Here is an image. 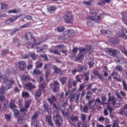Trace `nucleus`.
I'll return each mask as SVG.
<instances>
[{"mask_svg": "<svg viewBox=\"0 0 127 127\" xmlns=\"http://www.w3.org/2000/svg\"><path fill=\"white\" fill-rule=\"evenodd\" d=\"M9 8V6L7 4L4 3H2L0 4V9L1 10H4L6 11Z\"/></svg>", "mask_w": 127, "mask_h": 127, "instance_id": "obj_22", "label": "nucleus"}, {"mask_svg": "<svg viewBox=\"0 0 127 127\" xmlns=\"http://www.w3.org/2000/svg\"><path fill=\"white\" fill-rule=\"evenodd\" d=\"M30 57H31L33 60H35L37 59V56H36L35 54H31Z\"/></svg>", "mask_w": 127, "mask_h": 127, "instance_id": "obj_58", "label": "nucleus"}, {"mask_svg": "<svg viewBox=\"0 0 127 127\" xmlns=\"http://www.w3.org/2000/svg\"><path fill=\"white\" fill-rule=\"evenodd\" d=\"M87 67L81 65L80 64L78 65V69H77L78 72H81L83 70L86 71L87 70Z\"/></svg>", "mask_w": 127, "mask_h": 127, "instance_id": "obj_27", "label": "nucleus"}, {"mask_svg": "<svg viewBox=\"0 0 127 127\" xmlns=\"http://www.w3.org/2000/svg\"><path fill=\"white\" fill-rule=\"evenodd\" d=\"M121 15L123 17L122 18V21L127 25V11H123Z\"/></svg>", "mask_w": 127, "mask_h": 127, "instance_id": "obj_14", "label": "nucleus"}, {"mask_svg": "<svg viewBox=\"0 0 127 127\" xmlns=\"http://www.w3.org/2000/svg\"><path fill=\"white\" fill-rule=\"evenodd\" d=\"M93 74L95 76H97L98 79H100L101 80L104 79V77H103L102 75L100 74V73H99V72H98L97 71H94Z\"/></svg>", "mask_w": 127, "mask_h": 127, "instance_id": "obj_30", "label": "nucleus"}, {"mask_svg": "<svg viewBox=\"0 0 127 127\" xmlns=\"http://www.w3.org/2000/svg\"><path fill=\"white\" fill-rule=\"evenodd\" d=\"M52 65L51 64H46L44 66V69L45 70H49L50 68H51Z\"/></svg>", "mask_w": 127, "mask_h": 127, "instance_id": "obj_44", "label": "nucleus"}, {"mask_svg": "<svg viewBox=\"0 0 127 127\" xmlns=\"http://www.w3.org/2000/svg\"><path fill=\"white\" fill-rule=\"evenodd\" d=\"M5 90L6 88L3 86H1L0 88V95L4 94Z\"/></svg>", "mask_w": 127, "mask_h": 127, "instance_id": "obj_37", "label": "nucleus"}, {"mask_svg": "<svg viewBox=\"0 0 127 127\" xmlns=\"http://www.w3.org/2000/svg\"><path fill=\"white\" fill-rule=\"evenodd\" d=\"M63 18L65 23L72 24L74 21V15L72 11L68 10L64 13Z\"/></svg>", "mask_w": 127, "mask_h": 127, "instance_id": "obj_2", "label": "nucleus"}, {"mask_svg": "<svg viewBox=\"0 0 127 127\" xmlns=\"http://www.w3.org/2000/svg\"><path fill=\"white\" fill-rule=\"evenodd\" d=\"M46 85H47V84L46 83H43L42 84L40 85L39 89L42 90H44Z\"/></svg>", "mask_w": 127, "mask_h": 127, "instance_id": "obj_43", "label": "nucleus"}, {"mask_svg": "<svg viewBox=\"0 0 127 127\" xmlns=\"http://www.w3.org/2000/svg\"><path fill=\"white\" fill-rule=\"evenodd\" d=\"M22 80L24 81H29L30 80V78L29 76L23 74L22 76Z\"/></svg>", "mask_w": 127, "mask_h": 127, "instance_id": "obj_38", "label": "nucleus"}, {"mask_svg": "<svg viewBox=\"0 0 127 127\" xmlns=\"http://www.w3.org/2000/svg\"><path fill=\"white\" fill-rule=\"evenodd\" d=\"M62 114H63V116H64H64L68 117V116H69V113H68V112H64V110H63V111H62Z\"/></svg>", "mask_w": 127, "mask_h": 127, "instance_id": "obj_60", "label": "nucleus"}, {"mask_svg": "<svg viewBox=\"0 0 127 127\" xmlns=\"http://www.w3.org/2000/svg\"><path fill=\"white\" fill-rule=\"evenodd\" d=\"M121 37L125 40H127V35L126 34H123V35H120Z\"/></svg>", "mask_w": 127, "mask_h": 127, "instance_id": "obj_64", "label": "nucleus"}, {"mask_svg": "<svg viewBox=\"0 0 127 127\" xmlns=\"http://www.w3.org/2000/svg\"><path fill=\"white\" fill-rule=\"evenodd\" d=\"M15 100L12 99L10 100V103L9 104V107L10 109H12L16 107V105L15 104Z\"/></svg>", "mask_w": 127, "mask_h": 127, "instance_id": "obj_25", "label": "nucleus"}, {"mask_svg": "<svg viewBox=\"0 0 127 127\" xmlns=\"http://www.w3.org/2000/svg\"><path fill=\"white\" fill-rule=\"evenodd\" d=\"M24 36H25V40L26 41H29L30 40V38H31L33 39V41L35 43L36 42V40L34 37H33V34H32V33H30V32L26 33V34H25Z\"/></svg>", "mask_w": 127, "mask_h": 127, "instance_id": "obj_12", "label": "nucleus"}, {"mask_svg": "<svg viewBox=\"0 0 127 127\" xmlns=\"http://www.w3.org/2000/svg\"><path fill=\"white\" fill-rule=\"evenodd\" d=\"M70 119L72 122L78 121L79 120V118L78 116H75L73 115L70 116Z\"/></svg>", "mask_w": 127, "mask_h": 127, "instance_id": "obj_36", "label": "nucleus"}, {"mask_svg": "<svg viewBox=\"0 0 127 127\" xmlns=\"http://www.w3.org/2000/svg\"><path fill=\"white\" fill-rule=\"evenodd\" d=\"M13 113L14 114L15 117L16 118L18 117L20 115V112L17 109L13 110Z\"/></svg>", "mask_w": 127, "mask_h": 127, "instance_id": "obj_45", "label": "nucleus"}, {"mask_svg": "<svg viewBox=\"0 0 127 127\" xmlns=\"http://www.w3.org/2000/svg\"><path fill=\"white\" fill-rule=\"evenodd\" d=\"M43 108H44L45 111H47L48 113H49L51 111V109H50L49 106L48 104H44L43 105Z\"/></svg>", "mask_w": 127, "mask_h": 127, "instance_id": "obj_33", "label": "nucleus"}, {"mask_svg": "<svg viewBox=\"0 0 127 127\" xmlns=\"http://www.w3.org/2000/svg\"><path fill=\"white\" fill-rule=\"evenodd\" d=\"M20 12V10L19 9H10L8 10L7 13L8 14H11V13H18Z\"/></svg>", "mask_w": 127, "mask_h": 127, "instance_id": "obj_26", "label": "nucleus"}, {"mask_svg": "<svg viewBox=\"0 0 127 127\" xmlns=\"http://www.w3.org/2000/svg\"><path fill=\"white\" fill-rule=\"evenodd\" d=\"M30 57V55L29 54H26V55H24L22 57H21V59H27Z\"/></svg>", "mask_w": 127, "mask_h": 127, "instance_id": "obj_53", "label": "nucleus"}, {"mask_svg": "<svg viewBox=\"0 0 127 127\" xmlns=\"http://www.w3.org/2000/svg\"><path fill=\"white\" fill-rule=\"evenodd\" d=\"M54 84H51L50 85L54 86V88L52 89V90L54 92H57L60 89L59 82L57 81H54Z\"/></svg>", "mask_w": 127, "mask_h": 127, "instance_id": "obj_9", "label": "nucleus"}, {"mask_svg": "<svg viewBox=\"0 0 127 127\" xmlns=\"http://www.w3.org/2000/svg\"><path fill=\"white\" fill-rule=\"evenodd\" d=\"M9 53V50L8 49H4L1 52L0 56L3 57L4 56H6Z\"/></svg>", "mask_w": 127, "mask_h": 127, "instance_id": "obj_31", "label": "nucleus"}, {"mask_svg": "<svg viewBox=\"0 0 127 127\" xmlns=\"http://www.w3.org/2000/svg\"><path fill=\"white\" fill-rule=\"evenodd\" d=\"M42 73V72L40 70H38L37 69H34L33 70V74L38 75L41 74Z\"/></svg>", "mask_w": 127, "mask_h": 127, "instance_id": "obj_42", "label": "nucleus"}, {"mask_svg": "<svg viewBox=\"0 0 127 127\" xmlns=\"http://www.w3.org/2000/svg\"><path fill=\"white\" fill-rule=\"evenodd\" d=\"M34 127H40V122L38 120L35 121L33 122Z\"/></svg>", "mask_w": 127, "mask_h": 127, "instance_id": "obj_46", "label": "nucleus"}, {"mask_svg": "<svg viewBox=\"0 0 127 127\" xmlns=\"http://www.w3.org/2000/svg\"><path fill=\"white\" fill-rule=\"evenodd\" d=\"M53 119L55 121V124L58 127H62V123L61 122H63V119L60 113H56V115L53 117Z\"/></svg>", "mask_w": 127, "mask_h": 127, "instance_id": "obj_4", "label": "nucleus"}, {"mask_svg": "<svg viewBox=\"0 0 127 127\" xmlns=\"http://www.w3.org/2000/svg\"><path fill=\"white\" fill-rule=\"evenodd\" d=\"M104 13L100 14L97 16V18H96V16L89 15L86 17L87 20L93 21L95 23H100L101 19L104 18Z\"/></svg>", "mask_w": 127, "mask_h": 127, "instance_id": "obj_3", "label": "nucleus"}, {"mask_svg": "<svg viewBox=\"0 0 127 127\" xmlns=\"http://www.w3.org/2000/svg\"><path fill=\"white\" fill-rule=\"evenodd\" d=\"M89 13L91 15H97L99 14V10L95 9H90Z\"/></svg>", "mask_w": 127, "mask_h": 127, "instance_id": "obj_28", "label": "nucleus"}, {"mask_svg": "<svg viewBox=\"0 0 127 127\" xmlns=\"http://www.w3.org/2000/svg\"><path fill=\"white\" fill-rule=\"evenodd\" d=\"M116 69L117 71H121L123 70V67L121 65H117L116 67Z\"/></svg>", "mask_w": 127, "mask_h": 127, "instance_id": "obj_56", "label": "nucleus"}, {"mask_svg": "<svg viewBox=\"0 0 127 127\" xmlns=\"http://www.w3.org/2000/svg\"><path fill=\"white\" fill-rule=\"evenodd\" d=\"M111 2V0H100V1L98 3V5L103 6L106 4V3Z\"/></svg>", "mask_w": 127, "mask_h": 127, "instance_id": "obj_21", "label": "nucleus"}, {"mask_svg": "<svg viewBox=\"0 0 127 127\" xmlns=\"http://www.w3.org/2000/svg\"><path fill=\"white\" fill-rule=\"evenodd\" d=\"M65 28L64 27H57V31L59 32H62L64 31Z\"/></svg>", "mask_w": 127, "mask_h": 127, "instance_id": "obj_51", "label": "nucleus"}, {"mask_svg": "<svg viewBox=\"0 0 127 127\" xmlns=\"http://www.w3.org/2000/svg\"><path fill=\"white\" fill-rule=\"evenodd\" d=\"M110 102H111V104L113 106H115V105H116V103H117V99H116V97L114 96H110L109 95L108 100V102L109 103Z\"/></svg>", "mask_w": 127, "mask_h": 127, "instance_id": "obj_13", "label": "nucleus"}, {"mask_svg": "<svg viewBox=\"0 0 127 127\" xmlns=\"http://www.w3.org/2000/svg\"><path fill=\"white\" fill-rule=\"evenodd\" d=\"M38 117H39L38 113L37 112H35L34 115L31 118V119L32 121H33L34 120L37 119Z\"/></svg>", "mask_w": 127, "mask_h": 127, "instance_id": "obj_35", "label": "nucleus"}, {"mask_svg": "<svg viewBox=\"0 0 127 127\" xmlns=\"http://www.w3.org/2000/svg\"><path fill=\"white\" fill-rule=\"evenodd\" d=\"M116 95L117 99H118L119 102H122L123 101V98L122 97V96H121V95H120V94H119V93H117L116 94Z\"/></svg>", "mask_w": 127, "mask_h": 127, "instance_id": "obj_49", "label": "nucleus"}, {"mask_svg": "<svg viewBox=\"0 0 127 127\" xmlns=\"http://www.w3.org/2000/svg\"><path fill=\"white\" fill-rule=\"evenodd\" d=\"M42 96V92L40 89H38L35 92V97L36 100H38V97H40Z\"/></svg>", "mask_w": 127, "mask_h": 127, "instance_id": "obj_20", "label": "nucleus"}, {"mask_svg": "<svg viewBox=\"0 0 127 127\" xmlns=\"http://www.w3.org/2000/svg\"><path fill=\"white\" fill-rule=\"evenodd\" d=\"M123 89L127 91V84L125 80L123 81Z\"/></svg>", "mask_w": 127, "mask_h": 127, "instance_id": "obj_48", "label": "nucleus"}, {"mask_svg": "<svg viewBox=\"0 0 127 127\" xmlns=\"http://www.w3.org/2000/svg\"><path fill=\"white\" fill-rule=\"evenodd\" d=\"M4 116L7 121H10L11 120V117L10 115L5 114Z\"/></svg>", "mask_w": 127, "mask_h": 127, "instance_id": "obj_61", "label": "nucleus"}, {"mask_svg": "<svg viewBox=\"0 0 127 127\" xmlns=\"http://www.w3.org/2000/svg\"><path fill=\"white\" fill-rule=\"evenodd\" d=\"M85 99L89 101L87 104L88 107L90 109H92L93 110L96 108V107L99 106L100 104H101V100H100V99H97L95 100V104L92 106V105L93 103H94V101H95V99L92 98V97L90 96L89 95H86L85 97Z\"/></svg>", "mask_w": 127, "mask_h": 127, "instance_id": "obj_1", "label": "nucleus"}, {"mask_svg": "<svg viewBox=\"0 0 127 127\" xmlns=\"http://www.w3.org/2000/svg\"><path fill=\"white\" fill-rule=\"evenodd\" d=\"M68 80V78L67 77H63L60 79V81L61 82L62 85H64Z\"/></svg>", "mask_w": 127, "mask_h": 127, "instance_id": "obj_29", "label": "nucleus"}, {"mask_svg": "<svg viewBox=\"0 0 127 127\" xmlns=\"http://www.w3.org/2000/svg\"><path fill=\"white\" fill-rule=\"evenodd\" d=\"M104 51L105 52L108 53L110 56L114 57L117 56V55H118V53L119 52L118 50H114V49L112 48H106L105 49Z\"/></svg>", "mask_w": 127, "mask_h": 127, "instance_id": "obj_7", "label": "nucleus"}, {"mask_svg": "<svg viewBox=\"0 0 127 127\" xmlns=\"http://www.w3.org/2000/svg\"><path fill=\"white\" fill-rule=\"evenodd\" d=\"M83 58H84V55L80 54V55H79L78 56H77L75 61H77L78 60L83 59Z\"/></svg>", "mask_w": 127, "mask_h": 127, "instance_id": "obj_52", "label": "nucleus"}, {"mask_svg": "<svg viewBox=\"0 0 127 127\" xmlns=\"http://www.w3.org/2000/svg\"><path fill=\"white\" fill-rule=\"evenodd\" d=\"M54 70L56 74H59L61 72L62 69L58 68L57 66L54 67Z\"/></svg>", "mask_w": 127, "mask_h": 127, "instance_id": "obj_40", "label": "nucleus"}, {"mask_svg": "<svg viewBox=\"0 0 127 127\" xmlns=\"http://www.w3.org/2000/svg\"><path fill=\"white\" fill-rule=\"evenodd\" d=\"M29 26H30L29 23H25V24H24L22 25H21L20 26V28L23 29V28H25L29 27Z\"/></svg>", "mask_w": 127, "mask_h": 127, "instance_id": "obj_50", "label": "nucleus"}, {"mask_svg": "<svg viewBox=\"0 0 127 127\" xmlns=\"http://www.w3.org/2000/svg\"><path fill=\"white\" fill-rule=\"evenodd\" d=\"M47 9L50 12L54 11L56 10V8L53 6H49L47 7Z\"/></svg>", "mask_w": 127, "mask_h": 127, "instance_id": "obj_39", "label": "nucleus"}, {"mask_svg": "<svg viewBox=\"0 0 127 127\" xmlns=\"http://www.w3.org/2000/svg\"><path fill=\"white\" fill-rule=\"evenodd\" d=\"M81 119L82 120V121H85L87 118L86 116L84 114H81Z\"/></svg>", "mask_w": 127, "mask_h": 127, "instance_id": "obj_59", "label": "nucleus"}, {"mask_svg": "<svg viewBox=\"0 0 127 127\" xmlns=\"http://www.w3.org/2000/svg\"><path fill=\"white\" fill-rule=\"evenodd\" d=\"M109 42L112 44H118L120 43V39H116V38H111Z\"/></svg>", "mask_w": 127, "mask_h": 127, "instance_id": "obj_17", "label": "nucleus"}, {"mask_svg": "<svg viewBox=\"0 0 127 127\" xmlns=\"http://www.w3.org/2000/svg\"><path fill=\"white\" fill-rule=\"evenodd\" d=\"M3 82L5 84L7 83V86H8L7 90L10 89L12 88L13 85L15 84V81L13 79H9L7 77L3 78Z\"/></svg>", "mask_w": 127, "mask_h": 127, "instance_id": "obj_5", "label": "nucleus"}, {"mask_svg": "<svg viewBox=\"0 0 127 127\" xmlns=\"http://www.w3.org/2000/svg\"><path fill=\"white\" fill-rule=\"evenodd\" d=\"M43 66V63H37L36 67L37 68H41Z\"/></svg>", "mask_w": 127, "mask_h": 127, "instance_id": "obj_54", "label": "nucleus"}, {"mask_svg": "<svg viewBox=\"0 0 127 127\" xmlns=\"http://www.w3.org/2000/svg\"><path fill=\"white\" fill-rule=\"evenodd\" d=\"M23 15V14H20L19 15H15L13 17H10L8 19H7L5 22L6 23H8L9 22H13L15 21H16L17 19H18L19 17L22 16Z\"/></svg>", "mask_w": 127, "mask_h": 127, "instance_id": "obj_10", "label": "nucleus"}, {"mask_svg": "<svg viewBox=\"0 0 127 127\" xmlns=\"http://www.w3.org/2000/svg\"><path fill=\"white\" fill-rule=\"evenodd\" d=\"M29 96L30 95L28 92H23L22 93V97L23 98H28Z\"/></svg>", "mask_w": 127, "mask_h": 127, "instance_id": "obj_47", "label": "nucleus"}, {"mask_svg": "<svg viewBox=\"0 0 127 127\" xmlns=\"http://www.w3.org/2000/svg\"><path fill=\"white\" fill-rule=\"evenodd\" d=\"M82 110L85 113H88V107L86 106H84V108L82 109Z\"/></svg>", "mask_w": 127, "mask_h": 127, "instance_id": "obj_62", "label": "nucleus"}, {"mask_svg": "<svg viewBox=\"0 0 127 127\" xmlns=\"http://www.w3.org/2000/svg\"><path fill=\"white\" fill-rule=\"evenodd\" d=\"M20 30V28H14L12 30V32H10V35H13L15 33L18 31Z\"/></svg>", "mask_w": 127, "mask_h": 127, "instance_id": "obj_41", "label": "nucleus"}, {"mask_svg": "<svg viewBox=\"0 0 127 127\" xmlns=\"http://www.w3.org/2000/svg\"><path fill=\"white\" fill-rule=\"evenodd\" d=\"M91 48L89 46H86L85 49L84 48H79V52L80 53L85 52V51H90Z\"/></svg>", "mask_w": 127, "mask_h": 127, "instance_id": "obj_18", "label": "nucleus"}, {"mask_svg": "<svg viewBox=\"0 0 127 127\" xmlns=\"http://www.w3.org/2000/svg\"><path fill=\"white\" fill-rule=\"evenodd\" d=\"M93 0H90L89 1H83V4L86 6H92Z\"/></svg>", "mask_w": 127, "mask_h": 127, "instance_id": "obj_34", "label": "nucleus"}, {"mask_svg": "<svg viewBox=\"0 0 127 127\" xmlns=\"http://www.w3.org/2000/svg\"><path fill=\"white\" fill-rule=\"evenodd\" d=\"M18 69L21 71H24L26 68L27 64L24 61L17 62L16 64Z\"/></svg>", "mask_w": 127, "mask_h": 127, "instance_id": "obj_8", "label": "nucleus"}, {"mask_svg": "<svg viewBox=\"0 0 127 127\" xmlns=\"http://www.w3.org/2000/svg\"><path fill=\"white\" fill-rule=\"evenodd\" d=\"M32 103V100H29L28 101H25L24 107L25 108L22 107L20 109L21 112H27L28 111V108L30 107L31 104Z\"/></svg>", "mask_w": 127, "mask_h": 127, "instance_id": "obj_6", "label": "nucleus"}, {"mask_svg": "<svg viewBox=\"0 0 127 127\" xmlns=\"http://www.w3.org/2000/svg\"><path fill=\"white\" fill-rule=\"evenodd\" d=\"M75 79L77 82H81V80L80 78V75H77L75 77Z\"/></svg>", "mask_w": 127, "mask_h": 127, "instance_id": "obj_63", "label": "nucleus"}, {"mask_svg": "<svg viewBox=\"0 0 127 127\" xmlns=\"http://www.w3.org/2000/svg\"><path fill=\"white\" fill-rule=\"evenodd\" d=\"M47 101L51 105H52L54 103L57 101V98L56 96L52 95V97L48 98Z\"/></svg>", "mask_w": 127, "mask_h": 127, "instance_id": "obj_15", "label": "nucleus"}, {"mask_svg": "<svg viewBox=\"0 0 127 127\" xmlns=\"http://www.w3.org/2000/svg\"><path fill=\"white\" fill-rule=\"evenodd\" d=\"M26 120V119L23 117H19L17 119L18 122L20 124H24Z\"/></svg>", "mask_w": 127, "mask_h": 127, "instance_id": "obj_24", "label": "nucleus"}, {"mask_svg": "<svg viewBox=\"0 0 127 127\" xmlns=\"http://www.w3.org/2000/svg\"><path fill=\"white\" fill-rule=\"evenodd\" d=\"M26 87H27V89L31 91L33 89L36 88V87L33 85L32 83H28L26 85Z\"/></svg>", "mask_w": 127, "mask_h": 127, "instance_id": "obj_23", "label": "nucleus"}, {"mask_svg": "<svg viewBox=\"0 0 127 127\" xmlns=\"http://www.w3.org/2000/svg\"><path fill=\"white\" fill-rule=\"evenodd\" d=\"M119 49L122 53L124 54L125 56L127 57V51L126 50V48H124L123 46H120Z\"/></svg>", "mask_w": 127, "mask_h": 127, "instance_id": "obj_32", "label": "nucleus"}, {"mask_svg": "<svg viewBox=\"0 0 127 127\" xmlns=\"http://www.w3.org/2000/svg\"><path fill=\"white\" fill-rule=\"evenodd\" d=\"M46 122L48 123V125L51 127H54V124L52 122V117L50 115L46 116Z\"/></svg>", "mask_w": 127, "mask_h": 127, "instance_id": "obj_11", "label": "nucleus"}, {"mask_svg": "<svg viewBox=\"0 0 127 127\" xmlns=\"http://www.w3.org/2000/svg\"><path fill=\"white\" fill-rule=\"evenodd\" d=\"M102 105H108L106 108L107 109V110L109 111V113L110 114L113 113L114 112V108L111 107V106H110V104L109 103H102Z\"/></svg>", "mask_w": 127, "mask_h": 127, "instance_id": "obj_19", "label": "nucleus"}, {"mask_svg": "<svg viewBox=\"0 0 127 127\" xmlns=\"http://www.w3.org/2000/svg\"><path fill=\"white\" fill-rule=\"evenodd\" d=\"M95 64L94 62H88V65L89 66V68H92L93 67V65Z\"/></svg>", "mask_w": 127, "mask_h": 127, "instance_id": "obj_57", "label": "nucleus"}, {"mask_svg": "<svg viewBox=\"0 0 127 127\" xmlns=\"http://www.w3.org/2000/svg\"><path fill=\"white\" fill-rule=\"evenodd\" d=\"M75 100V103H77L79 101V99L80 98V95L79 94H77L76 96H75L74 95H71L70 97H68L69 100L71 102H73V99H76Z\"/></svg>", "mask_w": 127, "mask_h": 127, "instance_id": "obj_16", "label": "nucleus"}, {"mask_svg": "<svg viewBox=\"0 0 127 127\" xmlns=\"http://www.w3.org/2000/svg\"><path fill=\"white\" fill-rule=\"evenodd\" d=\"M40 56L41 58H44L45 61H48V58L47 55H40Z\"/></svg>", "mask_w": 127, "mask_h": 127, "instance_id": "obj_55", "label": "nucleus"}]
</instances>
